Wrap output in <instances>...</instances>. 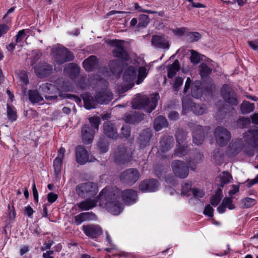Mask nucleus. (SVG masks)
<instances>
[{
    "instance_id": "obj_54",
    "label": "nucleus",
    "mask_w": 258,
    "mask_h": 258,
    "mask_svg": "<svg viewBox=\"0 0 258 258\" xmlns=\"http://www.w3.org/2000/svg\"><path fill=\"white\" fill-rule=\"evenodd\" d=\"M190 61L194 64H197L200 61V56L199 54L195 51H191V56L190 57Z\"/></svg>"
},
{
    "instance_id": "obj_40",
    "label": "nucleus",
    "mask_w": 258,
    "mask_h": 258,
    "mask_svg": "<svg viewBox=\"0 0 258 258\" xmlns=\"http://www.w3.org/2000/svg\"><path fill=\"white\" fill-rule=\"evenodd\" d=\"M110 71L113 74H118L120 73L121 68L117 60H112L109 62Z\"/></svg>"
},
{
    "instance_id": "obj_20",
    "label": "nucleus",
    "mask_w": 258,
    "mask_h": 258,
    "mask_svg": "<svg viewBox=\"0 0 258 258\" xmlns=\"http://www.w3.org/2000/svg\"><path fill=\"white\" fill-rule=\"evenodd\" d=\"M153 46L157 48L168 49L170 46L169 41L163 36L155 35L151 39Z\"/></svg>"
},
{
    "instance_id": "obj_64",
    "label": "nucleus",
    "mask_w": 258,
    "mask_h": 258,
    "mask_svg": "<svg viewBox=\"0 0 258 258\" xmlns=\"http://www.w3.org/2000/svg\"><path fill=\"white\" fill-rule=\"evenodd\" d=\"M248 43L253 50L258 52V39L254 41H248Z\"/></svg>"
},
{
    "instance_id": "obj_28",
    "label": "nucleus",
    "mask_w": 258,
    "mask_h": 258,
    "mask_svg": "<svg viewBox=\"0 0 258 258\" xmlns=\"http://www.w3.org/2000/svg\"><path fill=\"white\" fill-rule=\"evenodd\" d=\"M63 72L71 78H74L79 74L80 68L75 63H70L64 67Z\"/></svg>"
},
{
    "instance_id": "obj_45",
    "label": "nucleus",
    "mask_w": 258,
    "mask_h": 258,
    "mask_svg": "<svg viewBox=\"0 0 258 258\" xmlns=\"http://www.w3.org/2000/svg\"><path fill=\"white\" fill-rule=\"evenodd\" d=\"M7 115L9 119L12 121L17 119V115L15 108L14 107L11 106L9 104H7Z\"/></svg>"
},
{
    "instance_id": "obj_3",
    "label": "nucleus",
    "mask_w": 258,
    "mask_h": 258,
    "mask_svg": "<svg viewBox=\"0 0 258 258\" xmlns=\"http://www.w3.org/2000/svg\"><path fill=\"white\" fill-rule=\"evenodd\" d=\"M89 120L90 124L84 125L81 130L82 142L85 144L92 142L95 130L98 131L100 123V119L98 116L90 117Z\"/></svg>"
},
{
    "instance_id": "obj_27",
    "label": "nucleus",
    "mask_w": 258,
    "mask_h": 258,
    "mask_svg": "<svg viewBox=\"0 0 258 258\" xmlns=\"http://www.w3.org/2000/svg\"><path fill=\"white\" fill-rule=\"evenodd\" d=\"M244 140L248 145L255 147L258 141V132L255 130L250 131L244 136Z\"/></svg>"
},
{
    "instance_id": "obj_15",
    "label": "nucleus",
    "mask_w": 258,
    "mask_h": 258,
    "mask_svg": "<svg viewBox=\"0 0 258 258\" xmlns=\"http://www.w3.org/2000/svg\"><path fill=\"white\" fill-rule=\"evenodd\" d=\"M82 230L86 236L94 239L101 236L103 233V229L98 225L88 224L82 226Z\"/></svg>"
},
{
    "instance_id": "obj_25",
    "label": "nucleus",
    "mask_w": 258,
    "mask_h": 258,
    "mask_svg": "<svg viewBox=\"0 0 258 258\" xmlns=\"http://www.w3.org/2000/svg\"><path fill=\"white\" fill-rule=\"evenodd\" d=\"M95 96L99 104H108L113 99L112 93L107 90L99 92Z\"/></svg>"
},
{
    "instance_id": "obj_43",
    "label": "nucleus",
    "mask_w": 258,
    "mask_h": 258,
    "mask_svg": "<svg viewBox=\"0 0 258 258\" xmlns=\"http://www.w3.org/2000/svg\"><path fill=\"white\" fill-rule=\"evenodd\" d=\"M97 148L101 153H106L108 149V144L106 140L100 138L97 143Z\"/></svg>"
},
{
    "instance_id": "obj_1",
    "label": "nucleus",
    "mask_w": 258,
    "mask_h": 258,
    "mask_svg": "<svg viewBox=\"0 0 258 258\" xmlns=\"http://www.w3.org/2000/svg\"><path fill=\"white\" fill-rule=\"evenodd\" d=\"M120 196V191L118 188L106 187L98 196L99 205L104 206L112 214L117 215L123 209V205L119 201Z\"/></svg>"
},
{
    "instance_id": "obj_23",
    "label": "nucleus",
    "mask_w": 258,
    "mask_h": 258,
    "mask_svg": "<svg viewBox=\"0 0 258 258\" xmlns=\"http://www.w3.org/2000/svg\"><path fill=\"white\" fill-rule=\"evenodd\" d=\"M98 202H99L98 198L97 199H91L90 198H87L85 200L77 203L76 205L81 210L87 211L95 207Z\"/></svg>"
},
{
    "instance_id": "obj_62",
    "label": "nucleus",
    "mask_w": 258,
    "mask_h": 258,
    "mask_svg": "<svg viewBox=\"0 0 258 258\" xmlns=\"http://www.w3.org/2000/svg\"><path fill=\"white\" fill-rule=\"evenodd\" d=\"M84 221L90 220L94 219L95 215L92 212L81 213Z\"/></svg>"
},
{
    "instance_id": "obj_13",
    "label": "nucleus",
    "mask_w": 258,
    "mask_h": 258,
    "mask_svg": "<svg viewBox=\"0 0 258 258\" xmlns=\"http://www.w3.org/2000/svg\"><path fill=\"white\" fill-rule=\"evenodd\" d=\"M221 95L225 101L231 105L238 104L237 96L234 91L228 85L224 84L221 91Z\"/></svg>"
},
{
    "instance_id": "obj_16",
    "label": "nucleus",
    "mask_w": 258,
    "mask_h": 258,
    "mask_svg": "<svg viewBox=\"0 0 258 258\" xmlns=\"http://www.w3.org/2000/svg\"><path fill=\"white\" fill-rule=\"evenodd\" d=\"M34 72L37 76L44 78L49 76L52 72V66L46 63H39L34 67Z\"/></svg>"
},
{
    "instance_id": "obj_34",
    "label": "nucleus",
    "mask_w": 258,
    "mask_h": 258,
    "mask_svg": "<svg viewBox=\"0 0 258 258\" xmlns=\"http://www.w3.org/2000/svg\"><path fill=\"white\" fill-rule=\"evenodd\" d=\"M28 96L30 101L33 104L39 103L43 100V97L37 90H29Z\"/></svg>"
},
{
    "instance_id": "obj_60",
    "label": "nucleus",
    "mask_w": 258,
    "mask_h": 258,
    "mask_svg": "<svg viewBox=\"0 0 258 258\" xmlns=\"http://www.w3.org/2000/svg\"><path fill=\"white\" fill-rule=\"evenodd\" d=\"M26 34L24 30H22L18 32L16 35V43H19L22 41L25 37Z\"/></svg>"
},
{
    "instance_id": "obj_39",
    "label": "nucleus",
    "mask_w": 258,
    "mask_h": 258,
    "mask_svg": "<svg viewBox=\"0 0 258 258\" xmlns=\"http://www.w3.org/2000/svg\"><path fill=\"white\" fill-rule=\"evenodd\" d=\"M148 71L145 67H140L138 69V75L136 83L140 84L142 83L148 75Z\"/></svg>"
},
{
    "instance_id": "obj_41",
    "label": "nucleus",
    "mask_w": 258,
    "mask_h": 258,
    "mask_svg": "<svg viewBox=\"0 0 258 258\" xmlns=\"http://www.w3.org/2000/svg\"><path fill=\"white\" fill-rule=\"evenodd\" d=\"M62 159L56 157L53 161V167L56 176L58 177L60 174L62 168Z\"/></svg>"
},
{
    "instance_id": "obj_11",
    "label": "nucleus",
    "mask_w": 258,
    "mask_h": 258,
    "mask_svg": "<svg viewBox=\"0 0 258 258\" xmlns=\"http://www.w3.org/2000/svg\"><path fill=\"white\" fill-rule=\"evenodd\" d=\"M172 170L175 176L180 178H185L188 175V166L183 161L174 160L171 163Z\"/></svg>"
},
{
    "instance_id": "obj_36",
    "label": "nucleus",
    "mask_w": 258,
    "mask_h": 258,
    "mask_svg": "<svg viewBox=\"0 0 258 258\" xmlns=\"http://www.w3.org/2000/svg\"><path fill=\"white\" fill-rule=\"evenodd\" d=\"M223 197L222 189L221 188H218L216 194L213 195L210 199V203L213 206H217Z\"/></svg>"
},
{
    "instance_id": "obj_21",
    "label": "nucleus",
    "mask_w": 258,
    "mask_h": 258,
    "mask_svg": "<svg viewBox=\"0 0 258 258\" xmlns=\"http://www.w3.org/2000/svg\"><path fill=\"white\" fill-rule=\"evenodd\" d=\"M76 157L77 162L81 165L85 164L89 160V154L87 150L81 145L76 148Z\"/></svg>"
},
{
    "instance_id": "obj_22",
    "label": "nucleus",
    "mask_w": 258,
    "mask_h": 258,
    "mask_svg": "<svg viewBox=\"0 0 258 258\" xmlns=\"http://www.w3.org/2000/svg\"><path fill=\"white\" fill-rule=\"evenodd\" d=\"M103 132L108 138L116 139L118 137L116 128L111 121H107L104 123Z\"/></svg>"
},
{
    "instance_id": "obj_31",
    "label": "nucleus",
    "mask_w": 258,
    "mask_h": 258,
    "mask_svg": "<svg viewBox=\"0 0 258 258\" xmlns=\"http://www.w3.org/2000/svg\"><path fill=\"white\" fill-rule=\"evenodd\" d=\"M168 123L166 118L160 115L156 117L154 122V128L157 132L159 131L163 127L168 126Z\"/></svg>"
},
{
    "instance_id": "obj_35",
    "label": "nucleus",
    "mask_w": 258,
    "mask_h": 258,
    "mask_svg": "<svg viewBox=\"0 0 258 258\" xmlns=\"http://www.w3.org/2000/svg\"><path fill=\"white\" fill-rule=\"evenodd\" d=\"M240 150L239 142H232L228 146L227 152L229 155L235 156L240 151Z\"/></svg>"
},
{
    "instance_id": "obj_2",
    "label": "nucleus",
    "mask_w": 258,
    "mask_h": 258,
    "mask_svg": "<svg viewBox=\"0 0 258 258\" xmlns=\"http://www.w3.org/2000/svg\"><path fill=\"white\" fill-rule=\"evenodd\" d=\"M159 98L158 93L152 95L150 98L146 95L138 94L132 101V107L150 113L156 108Z\"/></svg>"
},
{
    "instance_id": "obj_59",
    "label": "nucleus",
    "mask_w": 258,
    "mask_h": 258,
    "mask_svg": "<svg viewBox=\"0 0 258 258\" xmlns=\"http://www.w3.org/2000/svg\"><path fill=\"white\" fill-rule=\"evenodd\" d=\"M213 208L210 205H208L206 206L203 213L205 215L212 217L213 216Z\"/></svg>"
},
{
    "instance_id": "obj_37",
    "label": "nucleus",
    "mask_w": 258,
    "mask_h": 258,
    "mask_svg": "<svg viewBox=\"0 0 258 258\" xmlns=\"http://www.w3.org/2000/svg\"><path fill=\"white\" fill-rule=\"evenodd\" d=\"M175 137L177 144H181L186 140L187 132L183 128H178L175 133Z\"/></svg>"
},
{
    "instance_id": "obj_63",
    "label": "nucleus",
    "mask_w": 258,
    "mask_h": 258,
    "mask_svg": "<svg viewBox=\"0 0 258 258\" xmlns=\"http://www.w3.org/2000/svg\"><path fill=\"white\" fill-rule=\"evenodd\" d=\"M148 180L142 181L139 186V188L142 191H148Z\"/></svg>"
},
{
    "instance_id": "obj_17",
    "label": "nucleus",
    "mask_w": 258,
    "mask_h": 258,
    "mask_svg": "<svg viewBox=\"0 0 258 258\" xmlns=\"http://www.w3.org/2000/svg\"><path fill=\"white\" fill-rule=\"evenodd\" d=\"M144 114L140 111H130L124 114L123 119L130 124H137L144 118Z\"/></svg>"
},
{
    "instance_id": "obj_51",
    "label": "nucleus",
    "mask_w": 258,
    "mask_h": 258,
    "mask_svg": "<svg viewBox=\"0 0 258 258\" xmlns=\"http://www.w3.org/2000/svg\"><path fill=\"white\" fill-rule=\"evenodd\" d=\"M149 22L148 16L146 15H141L139 18V22L138 24L139 27H145Z\"/></svg>"
},
{
    "instance_id": "obj_12",
    "label": "nucleus",
    "mask_w": 258,
    "mask_h": 258,
    "mask_svg": "<svg viewBox=\"0 0 258 258\" xmlns=\"http://www.w3.org/2000/svg\"><path fill=\"white\" fill-rule=\"evenodd\" d=\"M139 178L138 170L135 168L128 169L122 172L120 175L121 181L130 186L133 185Z\"/></svg>"
},
{
    "instance_id": "obj_9",
    "label": "nucleus",
    "mask_w": 258,
    "mask_h": 258,
    "mask_svg": "<svg viewBox=\"0 0 258 258\" xmlns=\"http://www.w3.org/2000/svg\"><path fill=\"white\" fill-rule=\"evenodd\" d=\"M216 142L220 147L226 146L231 138L230 132L221 126H217L214 130Z\"/></svg>"
},
{
    "instance_id": "obj_49",
    "label": "nucleus",
    "mask_w": 258,
    "mask_h": 258,
    "mask_svg": "<svg viewBox=\"0 0 258 258\" xmlns=\"http://www.w3.org/2000/svg\"><path fill=\"white\" fill-rule=\"evenodd\" d=\"M148 191H154L158 187V182L156 179H151L148 180Z\"/></svg>"
},
{
    "instance_id": "obj_61",
    "label": "nucleus",
    "mask_w": 258,
    "mask_h": 258,
    "mask_svg": "<svg viewBox=\"0 0 258 258\" xmlns=\"http://www.w3.org/2000/svg\"><path fill=\"white\" fill-rule=\"evenodd\" d=\"M188 36L192 41H197L202 37L201 35L199 32H190Z\"/></svg>"
},
{
    "instance_id": "obj_7",
    "label": "nucleus",
    "mask_w": 258,
    "mask_h": 258,
    "mask_svg": "<svg viewBox=\"0 0 258 258\" xmlns=\"http://www.w3.org/2000/svg\"><path fill=\"white\" fill-rule=\"evenodd\" d=\"M137 77V71L133 66L128 67L124 71L122 78L124 82L127 83L122 86L119 92L123 93L131 89L134 85V80Z\"/></svg>"
},
{
    "instance_id": "obj_33",
    "label": "nucleus",
    "mask_w": 258,
    "mask_h": 258,
    "mask_svg": "<svg viewBox=\"0 0 258 258\" xmlns=\"http://www.w3.org/2000/svg\"><path fill=\"white\" fill-rule=\"evenodd\" d=\"M180 70L179 61L175 59L172 64L167 67V76L169 78H173L176 73Z\"/></svg>"
},
{
    "instance_id": "obj_46",
    "label": "nucleus",
    "mask_w": 258,
    "mask_h": 258,
    "mask_svg": "<svg viewBox=\"0 0 258 258\" xmlns=\"http://www.w3.org/2000/svg\"><path fill=\"white\" fill-rule=\"evenodd\" d=\"M199 67L200 70V75L202 77L207 76L212 72V69L204 63H201Z\"/></svg>"
},
{
    "instance_id": "obj_56",
    "label": "nucleus",
    "mask_w": 258,
    "mask_h": 258,
    "mask_svg": "<svg viewBox=\"0 0 258 258\" xmlns=\"http://www.w3.org/2000/svg\"><path fill=\"white\" fill-rule=\"evenodd\" d=\"M183 83V79L181 77H178L175 78L173 88L175 91H178L179 87L182 85Z\"/></svg>"
},
{
    "instance_id": "obj_38",
    "label": "nucleus",
    "mask_w": 258,
    "mask_h": 258,
    "mask_svg": "<svg viewBox=\"0 0 258 258\" xmlns=\"http://www.w3.org/2000/svg\"><path fill=\"white\" fill-rule=\"evenodd\" d=\"M191 110L195 114L200 115L205 112L206 108L204 105L192 103L191 104Z\"/></svg>"
},
{
    "instance_id": "obj_14",
    "label": "nucleus",
    "mask_w": 258,
    "mask_h": 258,
    "mask_svg": "<svg viewBox=\"0 0 258 258\" xmlns=\"http://www.w3.org/2000/svg\"><path fill=\"white\" fill-rule=\"evenodd\" d=\"M153 136L152 130L147 128L143 130L139 134L137 141L141 149L145 148L150 145V142Z\"/></svg>"
},
{
    "instance_id": "obj_5",
    "label": "nucleus",
    "mask_w": 258,
    "mask_h": 258,
    "mask_svg": "<svg viewBox=\"0 0 258 258\" xmlns=\"http://www.w3.org/2000/svg\"><path fill=\"white\" fill-rule=\"evenodd\" d=\"M132 160L131 149L124 146H118L114 153V161L118 165H123Z\"/></svg>"
},
{
    "instance_id": "obj_53",
    "label": "nucleus",
    "mask_w": 258,
    "mask_h": 258,
    "mask_svg": "<svg viewBox=\"0 0 258 258\" xmlns=\"http://www.w3.org/2000/svg\"><path fill=\"white\" fill-rule=\"evenodd\" d=\"M242 203L244 204L243 207L248 208L256 204V201L254 199L250 198H246L242 200Z\"/></svg>"
},
{
    "instance_id": "obj_58",
    "label": "nucleus",
    "mask_w": 258,
    "mask_h": 258,
    "mask_svg": "<svg viewBox=\"0 0 258 258\" xmlns=\"http://www.w3.org/2000/svg\"><path fill=\"white\" fill-rule=\"evenodd\" d=\"M191 192L195 198H203L205 193L203 190L199 189L197 188H193L191 190Z\"/></svg>"
},
{
    "instance_id": "obj_50",
    "label": "nucleus",
    "mask_w": 258,
    "mask_h": 258,
    "mask_svg": "<svg viewBox=\"0 0 258 258\" xmlns=\"http://www.w3.org/2000/svg\"><path fill=\"white\" fill-rule=\"evenodd\" d=\"M250 122V119L248 118L241 117L236 121V126L239 128L245 127Z\"/></svg>"
},
{
    "instance_id": "obj_30",
    "label": "nucleus",
    "mask_w": 258,
    "mask_h": 258,
    "mask_svg": "<svg viewBox=\"0 0 258 258\" xmlns=\"http://www.w3.org/2000/svg\"><path fill=\"white\" fill-rule=\"evenodd\" d=\"M232 176L228 172H223L217 179L216 182L218 188H222L224 186L230 182Z\"/></svg>"
},
{
    "instance_id": "obj_57",
    "label": "nucleus",
    "mask_w": 258,
    "mask_h": 258,
    "mask_svg": "<svg viewBox=\"0 0 258 258\" xmlns=\"http://www.w3.org/2000/svg\"><path fill=\"white\" fill-rule=\"evenodd\" d=\"M121 134L123 137L128 138L130 136L131 129L127 125H123L121 128Z\"/></svg>"
},
{
    "instance_id": "obj_8",
    "label": "nucleus",
    "mask_w": 258,
    "mask_h": 258,
    "mask_svg": "<svg viewBox=\"0 0 258 258\" xmlns=\"http://www.w3.org/2000/svg\"><path fill=\"white\" fill-rule=\"evenodd\" d=\"M124 41L120 40H113L110 44L114 48L112 50V54L115 57L123 61H127L130 58L123 44Z\"/></svg>"
},
{
    "instance_id": "obj_32",
    "label": "nucleus",
    "mask_w": 258,
    "mask_h": 258,
    "mask_svg": "<svg viewBox=\"0 0 258 258\" xmlns=\"http://www.w3.org/2000/svg\"><path fill=\"white\" fill-rule=\"evenodd\" d=\"M201 82L200 81H195L191 86V94L196 99L200 98L202 96V90L201 88Z\"/></svg>"
},
{
    "instance_id": "obj_4",
    "label": "nucleus",
    "mask_w": 258,
    "mask_h": 258,
    "mask_svg": "<svg viewBox=\"0 0 258 258\" xmlns=\"http://www.w3.org/2000/svg\"><path fill=\"white\" fill-rule=\"evenodd\" d=\"M51 55L58 64H62L66 62L72 61L74 58V55L72 52L60 45L53 46Z\"/></svg>"
},
{
    "instance_id": "obj_6",
    "label": "nucleus",
    "mask_w": 258,
    "mask_h": 258,
    "mask_svg": "<svg viewBox=\"0 0 258 258\" xmlns=\"http://www.w3.org/2000/svg\"><path fill=\"white\" fill-rule=\"evenodd\" d=\"M76 192L82 198L93 197L98 192V185L92 182H87L79 184L76 186Z\"/></svg>"
},
{
    "instance_id": "obj_48",
    "label": "nucleus",
    "mask_w": 258,
    "mask_h": 258,
    "mask_svg": "<svg viewBox=\"0 0 258 258\" xmlns=\"http://www.w3.org/2000/svg\"><path fill=\"white\" fill-rule=\"evenodd\" d=\"M223 205L230 210H233L235 208V206L233 204V197H225L222 201Z\"/></svg>"
},
{
    "instance_id": "obj_10",
    "label": "nucleus",
    "mask_w": 258,
    "mask_h": 258,
    "mask_svg": "<svg viewBox=\"0 0 258 258\" xmlns=\"http://www.w3.org/2000/svg\"><path fill=\"white\" fill-rule=\"evenodd\" d=\"M39 90L42 92L45 99L47 100L56 99L60 93H64L56 88L54 85L46 83L40 86Z\"/></svg>"
},
{
    "instance_id": "obj_52",
    "label": "nucleus",
    "mask_w": 258,
    "mask_h": 258,
    "mask_svg": "<svg viewBox=\"0 0 258 258\" xmlns=\"http://www.w3.org/2000/svg\"><path fill=\"white\" fill-rule=\"evenodd\" d=\"M191 184L190 182H185L182 185L181 194L184 196H189L188 192L192 190Z\"/></svg>"
},
{
    "instance_id": "obj_29",
    "label": "nucleus",
    "mask_w": 258,
    "mask_h": 258,
    "mask_svg": "<svg viewBox=\"0 0 258 258\" xmlns=\"http://www.w3.org/2000/svg\"><path fill=\"white\" fill-rule=\"evenodd\" d=\"M85 107L87 109H91L96 107L98 104L96 98V96L94 98L89 94H86L83 97Z\"/></svg>"
},
{
    "instance_id": "obj_44",
    "label": "nucleus",
    "mask_w": 258,
    "mask_h": 258,
    "mask_svg": "<svg viewBox=\"0 0 258 258\" xmlns=\"http://www.w3.org/2000/svg\"><path fill=\"white\" fill-rule=\"evenodd\" d=\"M187 148L185 145L177 144L174 150V154L178 156L185 155L187 153Z\"/></svg>"
},
{
    "instance_id": "obj_42",
    "label": "nucleus",
    "mask_w": 258,
    "mask_h": 258,
    "mask_svg": "<svg viewBox=\"0 0 258 258\" xmlns=\"http://www.w3.org/2000/svg\"><path fill=\"white\" fill-rule=\"evenodd\" d=\"M240 107L242 113H248L253 111L254 105L248 101H244L240 105Z\"/></svg>"
},
{
    "instance_id": "obj_19",
    "label": "nucleus",
    "mask_w": 258,
    "mask_h": 258,
    "mask_svg": "<svg viewBox=\"0 0 258 258\" xmlns=\"http://www.w3.org/2000/svg\"><path fill=\"white\" fill-rule=\"evenodd\" d=\"M121 195L123 202L127 205L134 204L138 199L137 191L131 189L124 190Z\"/></svg>"
},
{
    "instance_id": "obj_24",
    "label": "nucleus",
    "mask_w": 258,
    "mask_h": 258,
    "mask_svg": "<svg viewBox=\"0 0 258 258\" xmlns=\"http://www.w3.org/2000/svg\"><path fill=\"white\" fill-rule=\"evenodd\" d=\"M204 132L201 125H196L192 131V138L194 143L197 145H201L204 140Z\"/></svg>"
},
{
    "instance_id": "obj_47",
    "label": "nucleus",
    "mask_w": 258,
    "mask_h": 258,
    "mask_svg": "<svg viewBox=\"0 0 258 258\" xmlns=\"http://www.w3.org/2000/svg\"><path fill=\"white\" fill-rule=\"evenodd\" d=\"M59 97L62 98H67L71 100H74L77 103L81 102V99L78 96L68 94L66 92H64V93H60Z\"/></svg>"
},
{
    "instance_id": "obj_55",
    "label": "nucleus",
    "mask_w": 258,
    "mask_h": 258,
    "mask_svg": "<svg viewBox=\"0 0 258 258\" xmlns=\"http://www.w3.org/2000/svg\"><path fill=\"white\" fill-rule=\"evenodd\" d=\"M18 77L19 79L24 83L25 85H27L29 83V79L27 73L23 71L20 72L18 74Z\"/></svg>"
},
{
    "instance_id": "obj_18",
    "label": "nucleus",
    "mask_w": 258,
    "mask_h": 258,
    "mask_svg": "<svg viewBox=\"0 0 258 258\" xmlns=\"http://www.w3.org/2000/svg\"><path fill=\"white\" fill-rule=\"evenodd\" d=\"M174 144V141L172 136L164 135L160 139L159 150L162 153H166L173 147Z\"/></svg>"
},
{
    "instance_id": "obj_26",
    "label": "nucleus",
    "mask_w": 258,
    "mask_h": 258,
    "mask_svg": "<svg viewBox=\"0 0 258 258\" xmlns=\"http://www.w3.org/2000/svg\"><path fill=\"white\" fill-rule=\"evenodd\" d=\"M83 64L87 71H93L98 67V59L94 55H91L83 61Z\"/></svg>"
}]
</instances>
